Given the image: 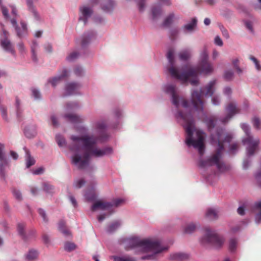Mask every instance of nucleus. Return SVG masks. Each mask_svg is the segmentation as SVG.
Masks as SVG:
<instances>
[{
    "instance_id": "obj_1",
    "label": "nucleus",
    "mask_w": 261,
    "mask_h": 261,
    "mask_svg": "<svg viewBox=\"0 0 261 261\" xmlns=\"http://www.w3.org/2000/svg\"><path fill=\"white\" fill-rule=\"evenodd\" d=\"M107 125L103 120L93 122L92 128L97 132L96 136L86 135L82 136H72V144L70 149L73 152L71 162L79 169H83L89 165L90 157L101 158L113 153L111 147L99 148L96 146L99 140H106L108 136L105 132Z\"/></svg>"
},
{
    "instance_id": "obj_2",
    "label": "nucleus",
    "mask_w": 261,
    "mask_h": 261,
    "mask_svg": "<svg viewBox=\"0 0 261 261\" xmlns=\"http://www.w3.org/2000/svg\"><path fill=\"white\" fill-rule=\"evenodd\" d=\"M162 90L164 93L171 96L172 102L177 109L181 103V106L188 112L187 114H184L178 110L175 114V117L177 119L183 121L182 125L186 132V145L189 147H193L197 149L200 155L202 156L205 150L204 133L195 128V122L191 115V107L188 101L178 96L177 89L174 84H166L163 86Z\"/></svg>"
},
{
    "instance_id": "obj_3",
    "label": "nucleus",
    "mask_w": 261,
    "mask_h": 261,
    "mask_svg": "<svg viewBox=\"0 0 261 261\" xmlns=\"http://www.w3.org/2000/svg\"><path fill=\"white\" fill-rule=\"evenodd\" d=\"M167 57L169 64L167 70L171 75L173 78L182 82H186L189 77H192L193 79L190 80V83L193 86H196L199 84L198 75L199 73L208 74L214 70L213 64L208 60V56L206 48H204L200 54L197 67H191L181 72L174 67V51L172 49H171L168 51Z\"/></svg>"
},
{
    "instance_id": "obj_4",
    "label": "nucleus",
    "mask_w": 261,
    "mask_h": 261,
    "mask_svg": "<svg viewBox=\"0 0 261 261\" xmlns=\"http://www.w3.org/2000/svg\"><path fill=\"white\" fill-rule=\"evenodd\" d=\"M126 249H136L137 253H146L153 252L152 253L143 255L141 257L142 260L155 259L157 254L164 251L167 250L168 247L163 246L160 241L151 239H141L138 237L127 238L125 241Z\"/></svg>"
},
{
    "instance_id": "obj_5",
    "label": "nucleus",
    "mask_w": 261,
    "mask_h": 261,
    "mask_svg": "<svg viewBox=\"0 0 261 261\" xmlns=\"http://www.w3.org/2000/svg\"><path fill=\"white\" fill-rule=\"evenodd\" d=\"M222 132L221 129V131H218L216 135H211V143L217 148L216 150L205 160H199V166L200 168L205 169L208 167L216 166L218 170L221 173L225 172L229 169V166L224 164L222 161L224 150V145L221 141Z\"/></svg>"
},
{
    "instance_id": "obj_6",
    "label": "nucleus",
    "mask_w": 261,
    "mask_h": 261,
    "mask_svg": "<svg viewBox=\"0 0 261 261\" xmlns=\"http://www.w3.org/2000/svg\"><path fill=\"white\" fill-rule=\"evenodd\" d=\"M217 81L214 80L211 81L204 87L206 90L204 95L205 96H212L215 92V86L216 85ZM203 94V89H200L199 91L193 90L191 93V101L192 105V108H191V115L193 117V111H197L199 114H203L204 101L201 99L202 95Z\"/></svg>"
},
{
    "instance_id": "obj_7",
    "label": "nucleus",
    "mask_w": 261,
    "mask_h": 261,
    "mask_svg": "<svg viewBox=\"0 0 261 261\" xmlns=\"http://www.w3.org/2000/svg\"><path fill=\"white\" fill-rule=\"evenodd\" d=\"M241 127L246 134V137L242 139V143L246 145L247 155L251 156L254 154L259 144L258 139H254L251 134L250 127L247 123L241 124Z\"/></svg>"
},
{
    "instance_id": "obj_8",
    "label": "nucleus",
    "mask_w": 261,
    "mask_h": 261,
    "mask_svg": "<svg viewBox=\"0 0 261 261\" xmlns=\"http://www.w3.org/2000/svg\"><path fill=\"white\" fill-rule=\"evenodd\" d=\"M200 242L205 247L211 245L217 248L223 245L224 240L215 230L206 227L204 229V233L200 239Z\"/></svg>"
},
{
    "instance_id": "obj_9",
    "label": "nucleus",
    "mask_w": 261,
    "mask_h": 261,
    "mask_svg": "<svg viewBox=\"0 0 261 261\" xmlns=\"http://www.w3.org/2000/svg\"><path fill=\"white\" fill-rule=\"evenodd\" d=\"M225 111L227 113L226 116L220 120L224 124L227 123L235 115L239 114L240 110L235 101H231L226 106Z\"/></svg>"
},
{
    "instance_id": "obj_10",
    "label": "nucleus",
    "mask_w": 261,
    "mask_h": 261,
    "mask_svg": "<svg viewBox=\"0 0 261 261\" xmlns=\"http://www.w3.org/2000/svg\"><path fill=\"white\" fill-rule=\"evenodd\" d=\"M10 22L16 31L17 36L19 38L21 39L28 36V29L27 24L24 21H20V27L18 25L17 21L15 18H12L10 19Z\"/></svg>"
},
{
    "instance_id": "obj_11",
    "label": "nucleus",
    "mask_w": 261,
    "mask_h": 261,
    "mask_svg": "<svg viewBox=\"0 0 261 261\" xmlns=\"http://www.w3.org/2000/svg\"><path fill=\"white\" fill-rule=\"evenodd\" d=\"M82 85L79 82H71L66 84L65 87V95H80V90L81 89Z\"/></svg>"
},
{
    "instance_id": "obj_12",
    "label": "nucleus",
    "mask_w": 261,
    "mask_h": 261,
    "mask_svg": "<svg viewBox=\"0 0 261 261\" xmlns=\"http://www.w3.org/2000/svg\"><path fill=\"white\" fill-rule=\"evenodd\" d=\"M164 14V10L160 4H154L150 8V17L153 21H157Z\"/></svg>"
},
{
    "instance_id": "obj_13",
    "label": "nucleus",
    "mask_w": 261,
    "mask_h": 261,
    "mask_svg": "<svg viewBox=\"0 0 261 261\" xmlns=\"http://www.w3.org/2000/svg\"><path fill=\"white\" fill-rule=\"evenodd\" d=\"M79 10L81 15L79 19V20L83 21L84 24L86 25L87 23L88 18L91 16L93 13L92 8L84 5L80 7Z\"/></svg>"
},
{
    "instance_id": "obj_14",
    "label": "nucleus",
    "mask_w": 261,
    "mask_h": 261,
    "mask_svg": "<svg viewBox=\"0 0 261 261\" xmlns=\"http://www.w3.org/2000/svg\"><path fill=\"white\" fill-rule=\"evenodd\" d=\"M69 70L67 69L64 68L62 69L61 73L59 75H57L52 78L48 79L47 80V82L48 83L51 84V85L53 87H55L59 83H60L63 79L68 77L69 76Z\"/></svg>"
},
{
    "instance_id": "obj_15",
    "label": "nucleus",
    "mask_w": 261,
    "mask_h": 261,
    "mask_svg": "<svg viewBox=\"0 0 261 261\" xmlns=\"http://www.w3.org/2000/svg\"><path fill=\"white\" fill-rule=\"evenodd\" d=\"M96 33L94 31H89L83 34L81 38V45L85 47L96 38Z\"/></svg>"
},
{
    "instance_id": "obj_16",
    "label": "nucleus",
    "mask_w": 261,
    "mask_h": 261,
    "mask_svg": "<svg viewBox=\"0 0 261 261\" xmlns=\"http://www.w3.org/2000/svg\"><path fill=\"white\" fill-rule=\"evenodd\" d=\"M197 25V19L196 17L192 18L190 21L182 26V30L185 34L192 33L196 30Z\"/></svg>"
},
{
    "instance_id": "obj_17",
    "label": "nucleus",
    "mask_w": 261,
    "mask_h": 261,
    "mask_svg": "<svg viewBox=\"0 0 261 261\" xmlns=\"http://www.w3.org/2000/svg\"><path fill=\"white\" fill-rule=\"evenodd\" d=\"M0 46L6 51L9 52L12 55H15L13 44L9 38H2L0 39Z\"/></svg>"
},
{
    "instance_id": "obj_18",
    "label": "nucleus",
    "mask_w": 261,
    "mask_h": 261,
    "mask_svg": "<svg viewBox=\"0 0 261 261\" xmlns=\"http://www.w3.org/2000/svg\"><path fill=\"white\" fill-rule=\"evenodd\" d=\"M190 257V254L184 252L171 253L168 259L171 261H185Z\"/></svg>"
},
{
    "instance_id": "obj_19",
    "label": "nucleus",
    "mask_w": 261,
    "mask_h": 261,
    "mask_svg": "<svg viewBox=\"0 0 261 261\" xmlns=\"http://www.w3.org/2000/svg\"><path fill=\"white\" fill-rule=\"evenodd\" d=\"M37 1L38 0H26V4L28 11L33 14L34 18L36 20H39L40 19L39 14L34 5V2Z\"/></svg>"
},
{
    "instance_id": "obj_20",
    "label": "nucleus",
    "mask_w": 261,
    "mask_h": 261,
    "mask_svg": "<svg viewBox=\"0 0 261 261\" xmlns=\"http://www.w3.org/2000/svg\"><path fill=\"white\" fill-rule=\"evenodd\" d=\"M111 204L109 202L96 201L91 206V210L95 211L98 210H109L111 209Z\"/></svg>"
},
{
    "instance_id": "obj_21",
    "label": "nucleus",
    "mask_w": 261,
    "mask_h": 261,
    "mask_svg": "<svg viewBox=\"0 0 261 261\" xmlns=\"http://www.w3.org/2000/svg\"><path fill=\"white\" fill-rule=\"evenodd\" d=\"M9 167L8 160L0 161V177L4 181L6 180L7 169Z\"/></svg>"
},
{
    "instance_id": "obj_22",
    "label": "nucleus",
    "mask_w": 261,
    "mask_h": 261,
    "mask_svg": "<svg viewBox=\"0 0 261 261\" xmlns=\"http://www.w3.org/2000/svg\"><path fill=\"white\" fill-rule=\"evenodd\" d=\"M25 229V224L24 223L20 222L17 224V230L19 235L23 240L27 241L29 240V236H27Z\"/></svg>"
},
{
    "instance_id": "obj_23",
    "label": "nucleus",
    "mask_w": 261,
    "mask_h": 261,
    "mask_svg": "<svg viewBox=\"0 0 261 261\" xmlns=\"http://www.w3.org/2000/svg\"><path fill=\"white\" fill-rule=\"evenodd\" d=\"M115 6V2L113 0H105L101 4V9L106 12H111Z\"/></svg>"
},
{
    "instance_id": "obj_24",
    "label": "nucleus",
    "mask_w": 261,
    "mask_h": 261,
    "mask_svg": "<svg viewBox=\"0 0 261 261\" xmlns=\"http://www.w3.org/2000/svg\"><path fill=\"white\" fill-rule=\"evenodd\" d=\"M39 47V44L37 41L35 40H33L32 42V44H31V51L32 54V59L33 61L35 63H37L38 58L37 55V50Z\"/></svg>"
},
{
    "instance_id": "obj_25",
    "label": "nucleus",
    "mask_w": 261,
    "mask_h": 261,
    "mask_svg": "<svg viewBox=\"0 0 261 261\" xmlns=\"http://www.w3.org/2000/svg\"><path fill=\"white\" fill-rule=\"evenodd\" d=\"M58 229L66 237H70L71 232L66 228V223L64 220H61L58 223Z\"/></svg>"
},
{
    "instance_id": "obj_26",
    "label": "nucleus",
    "mask_w": 261,
    "mask_h": 261,
    "mask_svg": "<svg viewBox=\"0 0 261 261\" xmlns=\"http://www.w3.org/2000/svg\"><path fill=\"white\" fill-rule=\"evenodd\" d=\"M253 209L258 211L255 216V221L256 223L259 224L261 223V200L254 203Z\"/></svg>"
},
{
    "instance_id": "obj_27",
    "label": "nucleus",
    "mask_w": 261,
    "mask_h": 261,
    "mask_svg": "<svg viewBox=\"0 0 261 261\" xmlns=\"http://www.w3.org/2000/svg\"><path fill=\"white\" fill-rule=\"evenodd\" d=\"M23 149L24 150L25 152V158L26 167L27 168H29L35 164V160L33 158V157L31 156L30 151L25 147H23Z\"/></svg>"
},
{
    "instance_id": "obj_28",
    "label": "nucleus",
    "mask_w": 261,
    "mask_h": 261,
    "mask_svg": "<svg viewBox=\"0 0 261 261\" xmlns=\"http://www.w3.org/2000/svg\"><path fill=\"white\" fill-rule=\"evenodd\" d=\"M25 136L28 138L35 137L37 134L35 126L26 127L24 130Z\"/></svg>"
},
{
    "instance_id": "obj_29",
    "label": "nucleus",
    "mask_w": 261,
    "mask_h": 261,
    "mask_svg": "<svg viewBox=\"0 0 261 261\" xmlns=\"http://www.w3.org/2000/svg\"><path fill=\"white\" fill-rule=\"evenodd\" d=\"M175 18V15L174 13H170L164 19L162 24L165 27H169L174 22Z\"/></svg>"
},
{
    "instance_id": "obj_30",
    "label": "nucleus",
    "mask_w": 261,
    "mask_h": 261,
    "mask_svg": "<svg viewBox=\"0 0 261 261\" xmlns=\"http://www.w3.org/2000/svg\"><path fill=\"white\" fill-rule=\"evenodd\" d=\"M64 117L66 121L72 123H77L81 121L80 117L75 114H66L64 115Z\"/></svg>"
},
{
    "instance_id": "obj_31",
    "label": "nucleus",
    "mask_w": 261,
    "mask_h": 261,
    "mask_svg": "<svg viewBox=\"0 0 261 261\" xmlns=\"http://www.w3.org/2000/svg\"><path fill=\"white\" fill-rule=\"evenodd\" d=\"M121 225V222L119 221H116L109 225L107 229L109 233H113Z\"/></svg>"
},
{
    "instance_id": "obj_32",
    "label": "nucleus",
    "mask_w": 261,
    "mask_h": 261,
    "mask_svg": "<svg viewBox=\"0 0 261 261\" xmlns=\"http://www.w3.org/2000/svg\"><path fill=\"white\" fill-rule=\"evenodd\" d=\"M38 252L36 250L30 249L28 253L25 255V257L28 260H34L37 258Z\"/></svg>"
},
{
    "instance_id": "obj_33",
    "label": "nucleus",
    "mask_w": 261,
    "mask_h": 261,
    "mask_svg": "<svg viewBox=\"0 0 261 261\" xmlns=\"http://www.w3.org/2000/svg\"><path fill=\"white\" fill-rule=\"evenodd\" d=\"M191 56V51L189 49H185L181 51L178 54V57L180 60L182 61L188 60Z\"/></svg>"
},
{
    "instance_id": "obj_34",
    "label": "nucleus",
    "mask_w": 261,
    "mask_h": 261,
    "mask_svg": "<svg viewBox=\"0 0 261 261\" xmlns=\"http://www.w3.org/2000/svg\"><path fill=\"white\" fill-rule=\"evenodd\" d=\"M205 216L210 219H217L218 218V211L214 208H208L206 212Z\"/></svg>"
},
{
    "instance_id": "obj_35",
    "label": "nucleus",
    "mask_w": 261,
    "mask_h": 261,
    "mask_svg": "<svg viewBox=\"0 0 261 261\" xmlns=\"http://www.w3.org/2000/svg\"><path fill=\"white\" fill-rule=\"evenodd\" d=\"M221 129L223 131L222 133H221V134H222V135H221V142L222 143H223V142H227V143H230L231 141V140H232V139L233 138L232 135L231 134H229V133L227 134L225 136V138H224L223 141H222V136H223V133H224V130L222 128H217L215 134L212 133L211 134H214V135H216L217 134V132L218 131H221Z\"/></svg>"
},
{
    "instance_id": "obj_36",
    "label": "nucleus",
    "mask_w": 261,
    "mask_h": 261,
    "mask_svg": "<svg viewBox=\"0 0 261 261\" xmlns=\"http://www.w3.org/2000/svg\"><path fill=\"white\" fill-rule=\"evenodd\" d=\"M43 190L46 193L53 194L54 192V187L47 182H44L42 185Z\"/></svg>"
},
{
    "instance_id": "obj_37",
    "label": "nucleus",
    "mask_w": 261,
    "mask_h": 261,
    "mask_svg": "<svg viewBox=\"0 0 261 261\" xmlns=\"http://www.w3.org/2000/svg\"><path fill=\"white\" fill-rule=\"evenodd\" d=\"M205 122L208 129L210 132L214 129L216 126V120L213 117H208L205 119Z\"/></svg>"
},
{
    "instance_id": "obj_38",
    "label": "nucleus",
    "mask_w": 261,
    "mask_h": 261,
    "mask_svg": "<svg viewBox=\"0 0 261 261\" xmlns=\"http://www.w3.org/2000/svg\"><path fill=\"white\" fill-rule=\"evenodd\" d=\"M15 106L16 109L17 117L18 119H20L21 117V114L22 113V110L20 105V101L17 97H16Z\"/></svg>"
},
{
    "instance_id": "obj_39",
    "label": "nucleus",
    "mask_w": 261,
    "mask_h": 261,
    "mask_svg": "<svg viewBox=\"0 0 261 261\" xmlns=\"http://www.w3.org/2000/svg\"><path fill=\"white\" fill-rule=\"evenodd\" d=\"M64 249L67 252H71L76 248V245L71 242H66L64 244Z\"/></svg>"
},
{
    "instance_id": "obj_40",
    "label": "nucleus",
    "mask_w": 261,
    "mask_h": 261,
    "mask_svg": "<svg viewBox=\"0 0 261 261\" xmlns=\"http://www.w3.org/2000/svg\"><path fill=\"white\" fill-rule=\"evenodd\" d=\"M234 74L231 70H226L224 72L223 77L226 81H231L234 78Z\"/></svg>"
},
{
    "instance_id": "obj_41",
    "label": "nucleus",
    "mask_w": 261,
    "mask_h": 261,
    "mask_svg": "<svg viewBox=\"0 0 261 261\" xmlns=\"http://www.w3.org/2000/svg\"><path fill=\"white\" fill-rule=\"evenodd\" d=\"M246 28L252 34H254V31L253 27V22L250 20H245L243 21Z\"/></svg>"
},
{
    "instance_id": "obj_42",
    "label": "nucleus",
    "mask_w": 261,
    "mask_h": 261,
    "mask_svg": "<svg viewBox=\"0 0 261 261\" xmlns=\"http://www.w3.org/2000/svg\"><path fill=\"white\" fill-rule=\"evenodd\" d=\"M74 74L77 77H81L84 75L85 71L80 66H76L73 69Z\"/></svg>"
},
{
    "instance_id": "obj_43",
    "label": "nucleus",
    "mask_w": 261,
    "mask_h": 261,
    "mask_svg": "<svg viewBox=\"0 0 261 261\" xmlns=\"http://www.w3.org/2000/svg\"><path fill=\"white\" fill-rule=\"evenodd\" d=\"M56 140L60 147H64L66 145V141L64 138L61 135L58 134L56 136Z\"/></svg>"
},
{
    "instance_id": "obj_44",
    "label": "nucleus",
    "mask_w": 261,
    "mask_h": 261,
    "mask_svg": "<svg viewBox=\"0 0 261 261\" xmlns=\"http://www.w3.org/2000/svg\"><path fill=\"white\" fill-rule=\"evenodd\" d=\"M249 59L254 63L255 69L258 71H261V65L259 61L253 56H250Z\"/></svg>"
},
{
    "instance_id": "obj_45",
    "label": "nucleus",
    "mask_w": 261,
    "mask_h": 261,
    "mask_svg": "<svg viewBox=\"0 0 261 261\" xmlns=\"http://www.w3.org/2000/svg\"><path fill=\"white\" fill-rule=\"evenodd\" d=\"M196 227V226L195 224L194 223H190L186 226L185 232L188 234L192 233L195 231Z\"/></svg>"
},
{
    "instance_id": "obj_46",
    "label": "nucleus",
    "mask_w": 261,
    "mask_h": 261,
    "mask_svg": "<svg viewBox=\"0 0 261 261\" xmlns=\"http://www.w3.org/2000/svg\"><path fill=\"white\" fill-rule=\"evenodd\" d=\"M114 261H136V259L130 256H114Z\"/></svg>"
},
{
    "instance_id": "obj_47",
    "label": "nucleus",
    "mask_w": 261,
    "mask_h": 261,
    "mask_svg": "<svg viewBox=\"0 0 261 261\" xmlns=\"http://www.w3.org/2000/svg\"><path fill=\"white\" fill-rule=\"evenodd\" d=\"M79 107L78 103L76 101L68 102L66 104V110L67 111H70Z\"/></svg>"
},
{
    "instance_id": "obj_48",
    "label": "nucleus",
    "mask_w": 261,
    "mask_h": 261,
    "mask_svg": "<svg viewBox=\"0 0 261 261\" xmlns=\"http://www.w3.org/2000/svg\"><path fill=\"white\" fill-rule=\"evenodd\" d=\"M111 205V208L112 207H118L124 203V200L122 199L117 198L113 200L111 202H109Z\"/></svg>"
},
{
    "instance_id": "obj_49",
    "label": "nucleus",
    "mask_w": 261,
    "mask_h": 261,
    "mask_svg": "<svg viewBox=\"0 0 261 261\" xmlns=\"http://www.w3.org/2000/svg\"><path fill=\"white\" fill-rule=\"evenodd\" d=\"M237 245V240L234 238L231 239L229 241V250L231 252L234 251L236 249Z\"/></svg>"
},
{
    "instance_id": "obj_50",
    "label": "nucleus",
    "mask_w": 261,
    "mask_h": 261,
    "mask_svg": "<svg viewBox=\"0 0 261 261\" xmlns=\"http://www.w3.org/2000/svg\"><path fill=\"white\" fill-rule=\"evenodd\" d=\"M218 27L220 31H221V33L223 37H225L226 39H228L229 38V35L228 31L224 27V26L222 24L219 23L218 24Z\"/></svg>"
},
{
    "instance_id": "obj_51",
    "label": "nucleus",
    "mask_w": 261,
    "mask_h": 261,
    "mask_svg": "<svg viewBox=\"0 0 261 261\" xmlns=\"http://www.w3.org/2000/svg\"><path fill=\"white\" fill-rule=\"evenodd\" d=\"M0 10L2 11V12L5 19L7 20H9L10 21V19L12 18L10 17L9 11L7 7L5 6H2V7L0 8Z\"/></svg>"
},
{
    "instance_id": "obj_52",
    "label": "nucleus",
    "mask_w": 261,
    "mask_h": 261,
    "mask_svg": "<svg viewBox=\"0 0 261 261\" xmlns=\"http://www.w3.org/2000/svg\"><path fill=\"white\" fill-rule=\"evenodd\" d=\"M113 114L117 122H118V119L122 116V113L121 111L117 108L114 109Z\"/></svg>"
},
{
    "instance_id": "obj_53",
    "label": "nucleus",
    "mask_w": 261,
    "mask_h": 261,
    "mask_svg": "<svg viewBox=\"0 0 261 261\" xmlns=\"http://www.w3.org/2000/svg\"><path fill=\"white\" fill-rule=\"evenodd\" d=\"M9 7L11 9V14L13 16L12 18H15L17 20V18L19 17V15L16 6L13 5H10Z\"/></svg>"
},
{
    "instance_id": "obj_54",
    "label": "nucleus",
    "mask_w": 261,
    "mask_h": 261,
    "mask_svg": "<svg viewBox=\"0 0 261 261\" xmlns=\"http://www.w3.org/2000/svg\"><path fill=\"white\" fill-rule=\"evenodd\" d=\"M32 96L35 100L41 98V94L39 90L36 88H32L31 90Z\"/></svg>"
},
{
    "instance_id": "obj_55",
    "label": "nucleus",
    "mask_w": 261,
    "mask_h": 261,
    "mask_svg": "<svg viewBox=\"0 0 261 261\" xmlns=\"http://www.w3.org/2000/svg\"><path fill=\"white\" fill-rule=\"evenodd\" d=\"M12 193L15 198L18 201H21L22 199V196L20 191L17 189H13Z\"/></svg>"
},
{
    "instance_id": "obj_56",
    "label": "nucleus",
    "mask_w": 261,
    "mask_h": 261,
    "mask_svg": "<svg viewBox=\"0 0 261 261\" xmlns=\"http://www.w3.org/2000/svg\"><path fill=\"white\" fill-rule=\"evenodd\" d=\"M79 54L76 51H74L71 53L67 57V60L69 62L74 61L75 59L79 57Z\"/></svg>"
},
{
    "instance_id": "obj_57",
    "label": "nucleus",
    "mask_w": 261,
    "mask_h": 261,
    "mask_svg": "<svg viewBox=\"0 0 261 261\" xmlns=\"http://www.w3.org/2000/svg\"><path fill=\"white\" fill-rule=\"evenodd\" d=\"M85 182L84 179H79L74 181L73 185L75 188L79 189L83 187Z\"/></svg>"
},
{
    "instance_id": "obj_58",
    "label": "nucleus",
    "mask_w": 261,
    "mask_h": 261,
    "mask_svg": "<svg viewBox=\"0 0 261 261\" xmlns=\"http://www.w3.org/2000/svg\"><path fill=\"white\" fill-rule=\"evenodd\" d=\"M253 125L257 129H259L261 127V121L258 117H254L252 119Z\"/></svg>"
},
{
    "instance_id": "obj_59",
    "label": "nucleus",
    "mask_w": 261,
    "mask_h": 261,
    "mask_svg": "<svg viewBox=\"0 0 261 261\" xmlns=\"http://www.w3.org/2000/svg\"><path fill=\"white\" fill-rule=\"evenodd\" d=\"M239 148V144L237 142L232 143L230 145L229 151L232 153H236Z\"/></svg>"
},
{
    "instance_id": "obj_60",
    "label": "nucleus",
    "mask_w": 261,
    "mask_h": 261,
    "mask_svg": "<svg viewBox=\"0 0 261 261\" xmlns=\"http://www.w3.org/2000/svg\"><path fill=\"white\" fill-rule=\"evenodd\" d=\"M0 110L1 112V115L3 118L7 121L8 120V116L7 113V108L4 106H1Z\"/></svg>"
},
{
    "instance_id": "obj_61",
    "label": "nucleus",
    "mask_w": 261,
    "mask_h": 261,
    "mask_svg": "<svg viewBox=\"0 0 261 261\" xmlns=\"http://www.w3.org/2000/svg\"><path fill=\"white\" fill-rule=\"evenodd\" d=\"M38 212L40 216L42 218L43 221L45 222H47L48 219L46 216L45 212L42 208H39L38 210Z\"/></svg>"
},
{
    "instance_id": "obj_62",
    "label": "nucleus",
    "mask_w": 261,
    "mask_h": 261,
    "mask_svg": "<svg viewBox=\"0 0 261 261\" xmlns=\"http://www.w3.org/2000/svg\"><path fill=\"white\" fill-rule=\"evenodd\" d=\"M85 198L88 201L94 200L96 198V196L94 193H90L88 192H86L85 194Z\"/></svg>"
},
{
    "instance_id": "obj_63",
    "label": "nucleus",
    "mask_w": 261,
    "mask_h": 261,
    "mask_svg": "<svg viewBox=\"0 0 261 261\" xmlns=\"http://www.w3.org/2000/svg\"><path fill=\"white\" fill-rule=\"evenodd\" d=\"M17 47L21 54H23L26 53L25 47L24 46V43L22 41L18 43Z\"/></svg>"
},
{
    "instance_id": "obj_64",
    "label": "nucleus",
    "mask_w": 261,
    "mask_h": 261,
    "mask_svg": "<svg viewBox=\"0 0 261 261\" xmlns=\"http://www.w3.org/2000/svg\"><path fill=\"white\" fill-rule=\"evenodd\" d=\"M158 2L157 4H160L161 6H170L172 5V2L171 0H156Z\"/></svg>"
}]
</instances>
